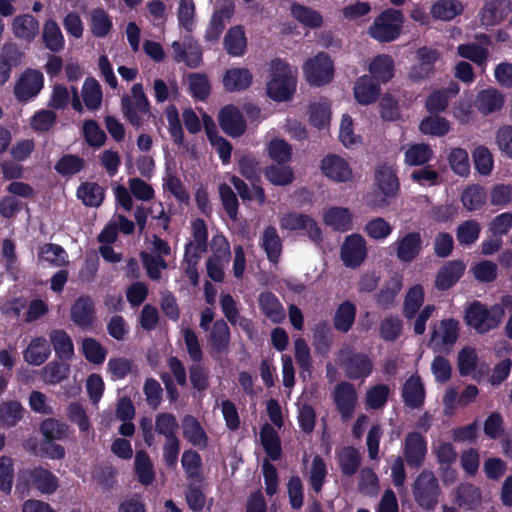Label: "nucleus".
Listing matches in <instances>:
<instances>
[{
  "label": "nucleus",
  "instance_id": "1",
  "mask_svg": "<svg viewBox=\"0 0 512 512\" xmlns=\"http://www.w3.org/2000/svg\"><path fill=\"white\" fill-rule=\"evenodd\" d=\"M296 90V78L289 64L276 58L272 61V78L267 83V95L277 102L289 100Z\"/></svg>",
  "mask_w": 512,
  "mask_h": 512
},
{
  "label": "nucleus",
  "instance_id": "2",
  "mask_svg": "<svg viewBox=\"0 0 512 512\" xmlns=\"http://www.w3.org/2000/svg\"><path fill=\"white\" fill-rule=\"evenodd\" d=\"M121 111L131 126L139 129L143 126V116L150 114L151 104L144 92L141 83H135L131 88V95L121 97Z\"/></svg>",
  "mask_w": 512,
  "mask_h": 512
},
{
  "label": "nucleus",
  "instance_id": "3",
  "mask_svg": "<svg viewBox=\"0 0 512 512\" xmlns=\"http://www.w3.org/2000/svg\"><path fill=\"white\" fill-rule=\"evenodd\" d=\"M403 23V13L398 9L388 8L374 19L368 34L380 43H389L400 36Z\"/></svg>",
  "mask_w": 512,
  "mask_h": 512
},
{
  "label": "nucleus",
  "instance_id": "4",
  "mask_svg": "<svg viewBox=\"0 0 512 512\" xmlns=\"http://www.w3.org/2000/svg\"><path fill=\"white\" fill-rule=\"evenodd\" d=\"M504 316V310L499 305L487 308L480 301H473L465 310V323L478 333L484 334L496 328Z\"/></svg>",
  "mask_w": 512,
  "mask_h": 512
},
{
  "label": "nucleus",
  "instance_id": "5",
  "mask_svg": "<svg viewBox=\"0 0 512 512\" xmlns=\"http://www.w3.org/2000/svg\"><path fill=\"white\" fill-rule=\"evenodd\" d=\"M338 364L343 369L349 380H364L373 371V361L364 352L355 351L353 348L341 349L338 353Z\"/></svg>",
  "mask_w": 512,
  "mask_h": 512
},
{
  "label": "nucleus",
  "instance_id": "6",
  "mask_svg": "<svg viewBox=\"0 0 512 512\" xmlns=\"http://www.w3.org/2000/svg\"><path fill=\"white\" fill-rule=\"evenodd\" d=\"M306 81L315 87H322L330 83L334 77V64L326 52H319L308 58L303 65Z\"/></svg>",
  "mask_w": 512,
  "mask_h": 512
},
{
  "label": "nucleus",
  "instance_id": "7",
  "mask_svg": "<svg viewBox=\"0 0 512 512\" xmlns=\"http://www.w3.org/2000/svg\"><path fill=\"white\" fill-rule=\"evenodd\" d=\"M413 495L422 508L433 510L438 503L439 496L437 478L430 472H421L414 483Z\"/></svg>",
  "mask_w": 512,
  "mask_h": 512
},
{
  "label": "nucleus",
  "instance_id": "8",
  "mask_svg": "<svg viewBox=\"0 0 512 512\" xmlns=\"http://www.w3.org/2000/svg\"><path fill=\"white\" fill-rule=\"evenodd\" d=\"M280 227L287 231H304L314 243L322 241V230L317 222L309 215L289 212L280 219Z\"/></svg>",
  "mask_w": 512,
  "mask_h": 512
},
{
  "label": "nucleus",
  "instance_id": "9",
  "mask_svg": "<svg viewBox=\"0 0 512 512\" xmlns=\"http://www.w3.org/2000/svg\"><path fill=\"white\" fill-rule=\"evenodd\" d=\"M44 86V76L37 70L27 68L19 76L14 85L15 98L22 103H26L35 98Z\"/></svg>",
  "mask_w": 512,
  "mask_h": 512
},
{
  "label": "nucleus",
  "instance_id": "10",
  "mask_svg": "<svg viewBox=\"0 0 512 512\" xmlns=\"http://www.w3.org/2000/svg\"><path fill=\"white\" fill-rule=\"evenodd\" d=\"M357 391L348 381L338 383L333 392V401L343 421L350 420L357 404Z\"/></svg>",
  "mask_w": 512,
  "mask_h": 512
},
{
  "label": "nucleus",
  "instance_id": "11",
  "mask_svg": "<svg viewBox=\"0 0 512 512\" xmlns=\"http://www.w3.org/2000/svg\"><path fill=\"white\" fill-rule=\"evenodd\" d=\"M404 460L411 469H418L425 461L427 441L419 432L407 433L403 444Z\"/></svg>",
  "mask_w": 512,
  "mask_h": 512
},
{
  "label": "nucleus",
  "instance_id": "12",
  "mask_svg": "<svg viewBox=\"0 0 512 512\" xmlns=\"http://www.w3.org/2000/svg\"><path fill=\"white\" fill-rule=\"evenodd\" d=\"M322 174L336 183H347L353 179V171L349 163L337 154H328L320 164Z\"/></svg>",
  "mask_w": 512,
  "mask_h": 512
},
{
  "label": "nucleus",
  "instance_id": "13",
  "mask_svg": "<svg viewBox=\"0 0 512 512\" xmlns=\"http://www.w3.org/2000/svg\"><path fill=\"white\" fill-rule=\"evenodd\" d=\"M458 337L459 322L453 318L443 319L439 323V328L433 329L431 343L434 344L435 351L450 352Z\"/></svg>",
  "mask_w": 512,
  "mask_h": 512
},
{
  "label": "nucleus",
  "instance_id": "14",
  "mask_svg": "<svg viewBox=\"0 0 512 512\" xmlns=\"http://www.w3.org/2000/svg\"><path fill=\"white\" fill-rule=\"evenodd\" d=\"M70 318L77 327L83 330L91 328L96 319L93 299L89 295L79 296L71 306Z\"/></svg>",
  "mask_w": 512,
  "mask_h": 512
},
{
  "label": "nucleus",
  "instance_id": "15",
  "mask_svg": "<svg viewBox=\"0 0 512 512\" xmlns=\"http://www.w3.org/2000/svg\"><path fill=\"white\" fill-rule=\"evenodd\" d=\"M374 184L386 199L395 197L400 189V183L395 169L387 164L378 165L374 172Z\"/></svg>",
  "mask_w": 512,
  "mask_h": 512
},
{
  "label": "nucleus",
  "instance_id": "16",
  "mask_svg": "<svg viewBox=\"0 0 512 512\" xmlns=\"http://www.w3.org/2000/svg\"><path fill=\"white\" fill-rule=\"evenodd\" d=\"M218 122L221 129L233 138L242 136L247 128L244 116L234 105H227L220 110Z\"/></svg>",
  "mask_w": 512,
  "mask_h": 512
},
{
  "label": "nucleus",
  "instance_id": "17",
  "mask_svg": "<svg viewBox=\"0 0 512 512\" xmlns=\"http://www.w3.org/2000/svg\"><path fill=\"white\" fill-rule=\"evenodd\" d=\"M401 397L405 406L410 409L423 407L426 391L420 375L413 374L406 379L402 386Z\"/></svg>",
  "mask_w": 512,
  "mask_h": 512
},
{
  "label": "nucleus",
  "instance_id": "18",
  "mask_svg": "<svg viewBox=\"0 0 512 512\" xmlns=\"http://www.w3.org/2000/svg\"><path fill=\"white\" fill-rule=\"evenodd\" d=\"M26 481L42 494L51 495L59 488L57 476L42 466H37L29 470L27 472Z\"/></svg>",
  "mask_w": 512,
  "mask_h": 512
},
{
  "label": "nucleus",
  "instance_id": "19",
  "mask_svg": "<svg viewBox=\"0 0 512 512\" xmlns=\"http://www.w3.org/2000/svg\"><path fill=\"white\" fill-rule=\"evenodd\" d=\"M511 11L510 0H490L480 11V21L484 26H495L503 22Z\"/></svg>",
  "mask_w": 512,
  "mask_h": 512
},
{
  "label": "nucleus",
  "instance_id": "20",
  "mask_svg": "<svg viewBox=\"0 0 512 512\" xmlns=\"http://www.w3.org/2000/svg\"><path fill=\"white\" fill-rule=\"evenodd\" d=\"M231 340V333L228 324L219 319L214 321L208 336V345L211 356H220L227 352Z\"/></svg>",
  "mask_w": 512,
  "mask_h": 512
},
{
  "label": "nucleus",
  "instance_id": "21",
  "mask_svg": "<svg viewBox=\"0 0 512 512\" xmlns=\"http://www.w3.org/2000/svg\"><path fill=\"white\" fill-rule=\"evenodd\" d=\"M465 268V264L459 259L447 262L437 273L435 287L440 291L450 289L462 277Z\"/></svg>",
  "mask_w": 512,
  "mask_h": 512
},
{
  "label": "nucleus",
  "instance_id": "22",
  "mask_svg": "<svg viewBox=\"0 0 512 512\" xmlns=\"http://www.w3.org/2000/svg\"><path fill=\"white\" fill-rule=\"evenodd\" d=\"M253 82V75L247 68L227 69L222 78L224 90L229 93L247 90Z\"/></svg>",
  "mask_w": 512,
  "mask_h": 512
},
{
  "label": "nucleus",
  "instance_id": "23",
  "mask_svg": "<svg viewBox=\"0 0 512 512\" xmlns=\"http://www.w3.org/2000/svg\"><path fill=\"white\" fill-rule=\"evenodd\" d=\"M380 84L369 75L360 76L353 88L356 101L362 105L376 102L380 96Z\"/></svg>",
  "mask_w": 512,
  "mask_h": 512
},
{
  "label": "nucleus",
  "instance_id": "24",
  "mask_svg": "<svg viewBox=\"0 0 512 512\" xmlns=\"http://www.w3.org/2000/svg\"><path fill=\"white\" fill-rule=\"evenodd\" d=\"M192 237L185 245L184 256H200L207 251L208 232L203 219L197 218L192 222Z\"/></svg>",
  "mask_w": 512,
  "mask_h": 512
},
{
  "label": "nucleus",
  "instance_id": "25",
  "mask_svg": "<svg viewBox=\"0 0 512 512\" xmlns=\"http://www.w3.org/2000/svg\"><path fill=\"white\" fill-rule=\"evenodd\" d=\"M258 304L262 314L271 322L280 324L285 320L284 307L274 293L270 291L262 292L258 297Z\"/></svg>",
  "mask_w": 512,
  "mask_h": 512
},
{
  "label": "nucleus",
  "instance_id": "26",
  "mask_svg": "<svg viewBox=\"0 0 512 512\" xmlns=\"http://www.w3.org/2000/svg\"><path fill=\"white\" fill-rule=\"evenodd\" d=\"M224 49L232 57H242L247 50V38L242 25L230 27L223 40Z\"/></svg>",
  "mask_w": 512,
  "mask_h": 512
},
{
  "label": "nucleus",
  "instance_id": "27",
  "mask_svg": "<svg viewBox=\"0 0 512 512\" xmlns=\"http://www.w3.org/2000/svg\"><path fill=\"white\" fill-rule=\"evenodd\" d=\"M23 53L15 44L5 45L0 53V87L11 77L12 69L22 60Z\"/></svg>",
  "mask_w": 512,
  "mask_h": 512
},
{
  "label": "nucleus",
  "instance_id": "28",
  "mask_svg": "<svg viewBox=\"0 0 512 512\" xmlns=\"http://www.w3.org/2000/svg\"><path fill=\"white\" fill-rule=\"evenodd\" d=\"M370 76L380 83H387L394 77L395 64L388 54L375 56L369 65Z\"/></svg>",
  "mask_w": 512,
  "mask_h": 512
},
{
  "label": "nucleus",
  "instance_id": "29",
  "mask_svg": "<svg viewBox=\"0 0 512 512\" xmlns=\"http://www.w3.org/2000/svg\"><path fill=\"white\" fill-rule=\"evenodd\" d=\"M51 354L49 343L44 337L33 338L23 352L24 360L34 366H40L47 361Z\"/></svg>",
  "mask_w": 512,
  "mask_h": 512
},
{
  "label": "nucleus",
  "instance_id": "30",
  "mask_svg": "<svg viewBox=\"0 0 512 512\" xmlns=\"http://www.w3.org/2000/svg\"><path fill=\"white\" fill-rule=\"evenodd\" d=\"M260 442L269 459L277 461L281 458L282 447L280 436L269 423L263 424L260 429Z\"/></svg>",
  "mask_w": 512,
  "mask_h": 512
},
{
  "label": "nucleus",
  "instance_id": "31",
  "mask_svg": "<svg viewBox=\"0 0 512 512\" xmlns=\"http://www.w3.org/2000/svg\"><path fill=\"white\" fill-rule=\"evenodd\" d=\"M464 11V5L460 0H438L430 9L431 17L438 21H452Z\"/></svg>",
  "mask_w": 512,
  "mask_h": 512
},
{
  "label": "nucleus",
  "instance_id": "32",
  "mask_svg": "<svg viewBox=\"0 0 512 512\" xmlns=\"http://www.w3.org/2000/svg\"><path fill=\"white\" fill-rule=\"evenodd\" d=\"M12 29L17 38L30 43L39 33V22L30 14L19 15L14 18Z\"/></svg>",
  "mask_w": 512,
  "mask_h": 512
},
{
  "label": "nucleus",
  "instance_id": "33",
  "mask_svg": "<svg viewBox=\"0 0 512 512\" xmlns=\"http://www.w3.org/2000/svg\"><path fill=\"white\" fill-rule=\"evenodd\" d=\"M86 168V161L77 154H63L55 163L54 170L62 178L70 179Z\"/></svg>",
  "mask_w": 512,
  "mask_h": 512
},
{
  "label": "nucleus",
  "instance_id": "34",
  "mask_svg": "<svg viewBox=\"0 0 512 512\" xmlns=\"http://www.w3.org/2000/svg\"><path fill=\"white\" fill-rule=\"evenodd\" d=\"M49 339L60 361L66 362L74 355V345L69 334L62 329H54L49 333Z\"/></svg>",
  "mask_w": 512,
  "mask_h": 512
},
{
  "label": "nucleus",
  "instance_id": "35",
  "mask_svg": "<svg viewBox=\"0 0 512 512\" xmlns=\"http://www.w3.org/2000/svg\"><path fill=\"white\" fill-rule=\"evenodd\" d=\"M181 464L189 482L202 483L204 481L202 458L197 451L185 450L182 454Z\"/></svg>",
  "mask_w": 512,
  "mask_h": 512
},
{
  "label": "nucleus",
  "instance_id": "36",
  "mask_svg": "<svg viewBox=\"0 0 512 512\" xmlns=\"http://www.w3.org/2000/svg\"><path fill=\"white\" fill-rule=\"evenodd\" d=\"M290 13L304 27L317 29L323 25L321 13L308 6L294 2L291 4Z\"/></svg>",
  "mask_w": 512,
  "mask_h": 512
},
{
  "label": "nucleus",
  "instance_id": "37",
  "mask_svg": "<svg viewBox=\"0 0 512 512\" xmlns=\"http://www.w3.org/2000/svg\"><path fill=\"white\" fill-rule=\"evenodd\" d=\"M352 219V213L345 207H331L323 215L324 223L327 226L341 232L351 229Z\"/></svg>",
  "mask_w": 512,
  "mask_h": 512
},
{
  "label": "nucleus",
  "instance_id": "38",
  "mask_svg": "<svg viewBox=\"0 0 512 512\" xmlns=\"http://www.w3.org/2000/svg\"><path fill=\"white\" fill-rule=\"evenodd\" d=\"M43 44L46 49L52 53L60 52L65 45L64 36L56 21L46 20L41 35Z\"/></svg>",
  "mask_w": 512,
  "mask_h": 512
},
{
  "label": "nucleus",
  "instance_id": "39",
  "mask_svg": "<svg viewBox=\"0 0 512 512\" xmlns=\"http://www.w3.org/2000/svg\"><path fill=\"white\" fill-rule=\"evenodd\" d=\"M422 244L421 234L412 231L406 233L403 237H399L392 246L395 248L396 256H419Z\"/></svg>",
  "mask_w": 512,
  "mask_h": 512
},
{
  "label": "nucleus",
  "instance_id": "40",
  "mask_svg": "<svg viewBox=\"0 0 512 512\" xmlns=\"http://www.w3.org/2000/svg\"><path fill=\"white\" fill-rule=\"evenodd\" d=\"M230 182L243 202H251L255 200L260 206L265 204V190L257 183H252V188L250 189L245 181L237 176H232Z\"/></svg>",
  "mask_w": 512,
  "mask_h": 512
},
{
  "label": "nucleus",
  "instance_id": "41",
  "mask_svg": "<svg viewBox=\"0 0 512 512\" xmlns=\"http://www.w3.org/2000/svg\"><path fill=\"white\" fill-rule=\"evenodd\" d=\"M25 412L19 401H3L0 403V426L7 429L15 427L24 418Z\"/></svg>",
  "mask_w": 512,
  "mask_h": 512
},
{
  "label": "nucleus",
  "instance_id": "42",
  "mask_svg": "<svg viewBox=\"0 0 512 512\" xmlns=\"http://www.w3.org/2000/svg\"><path fill=\"white\" fill-rule=\"evenodd\" d=\"M183 436L193 446H206L208 436L200 422L193 415H186L182 420Z\"/></svg>",
  "mask_w": 512,
  "mask_h": 512
},
{
  "label": "nucleus",
  "instance_id": "43",
  "mask_svg": "<svg viewBox=\"0 0 512 512\" xmlns=\"http://www.w3.org/2000/svg\"><path fill=\"white\" fill-rule=\"evenodd\" d=\"M337 459L341 473L348 477L355 475L361 466L360 452L353 446L343 447Z\"/></svg>",
  "mask_w": 512,
  "mask_h": 512
},
{
  "label": "nucleus",
  "instance_id": "44",
  "mask_svg": "<svg viewBox=\"0 0 512 512\" xmlns=\"http://www.w3.org/2000/svg\"><path fill=\"white\" fill-rule=\"evenodd\" d=\"M134 470L138 481L142 485L149 486L154 482V466L146 451L139 450L136 452Z\"/></svg>",
  "mask_w": 512,
  "mask_h": 512
},
{
  "label": "nucleus",
  "instance_id": "45",
  "mask_svg": "<svg viewBox=\"0 0 512 512\" xmlns=\"http://www.w3.org/2000/svg\"><path fill=\"white\" fill-rule=\"evenodd\" d=\"M77 197L87 207H99L103 203L105 190L96 182H83L77 188Z\"/></svg>",
  "mask_w": 512,
  "mask_h": 512
},
{
  "label": "nucleus",
  "instance_id": "46",
  "mask_svg": "<svg viewBox=\"0 0 512 512\" xmlns=\"http://www.w3.org/2000/svg\"><path fill=\"white\" fill-rule=\"evenodd\" d=\"M487 193L479 184L468 185L461 194V202L468 211L480 210L486 203Z\"/></svg>",
  "mask_w": 512,
  "mask_h": 512
},
{
  "label": "nucleus",
  "instance_id": "47",
  "mask_svg": "<svg viewBox=\"0 0 512 512\" xmlns=\"http://www.w3.org/2000/svg\"><path fill=\"white\" fill-rule=\"evenodd\" d=\"M263 174L265 178L274 186L290 185L294 179V171L290 166L285 164H271L264 168Z\"/></svg>",
  "mask_w": 512,
  "mask_h": 512
},
{
  "label": "nucleus",
  "instance_id": "48",
  "mask_svg": "<svg viewBox=\"0 0 512 512\" xmlns=\"http://www.w3.org/2000/svg\"><path fill=\"white\" fill-rule=\"evenodd\" d=\"M83 102L88 110L95 111L100 108L103 93L99 82L93 77H87L82 87Z\"/></svg>",
  "mask_w": 512,
  "mask_h": 512
},
{
  "label": "nucleus",
  "instance_id": "49",
  "mask_svg": "<svg viewBox=\"0 0 512 512\" xmlns=\"http://www.w3.org/2000/svg\"><path fill=\"white\" fill-rule=\"evenodd\" d=\"M424 297V289L421 285H414L407 291L403 304V315L407 320L416 317L424 303Z\"/></svg>",
  "mask_w": 512,
  "mask_h": 512
},
{
  "label": "nucleus",
  "instance_id": "50",
  "mask_svg": "<svg viewBox=\"0 0 512 512\" xmlns=\"http://www.w3.org/2000/svg\"><path fill=\"white\" fill-rule=\"evenodd\" d=\"M356 317V306L350 301H344L336 309L333 324L337 331L348 332Z\"/></svg>",
  "mask_w": 512,
  "mask_h": 512
},
{
  "label": "nucleus",
  "instance_id": "51",
  "mask_svg": "<svg viewBox=\"0 0 512 512\" xmlns=\"http://www.w3.org/2000/svg\"><path fill=\"white\" fill-rule=\"evenodd\" d=\"M112 27V20L103 8H95L91 11L90 28L95 37L103 38L107 36Z\"/></svg>",
  "mask_w": 512,
  "mask_h": 512
},
{
  "label": "nucleus",
  "instance_id": "52",
  "mask_svg": "<svg viewBox=\"0 0 512 512\" xmlns=\"http://www.w3.org/2000/svg\"><path fill=\"white\" fill-rule=\"evenodd\" d=\"M70 366L63 361H51L46 364L42 370V378L45 383L50 385L59 384L68 378Z\"/></svg>",
  "mask_w": 512,
  "mask_h": 512
},
{
  "label": "nucleus",
  "instance_id": "53",
  "mask_svg": "<svg viewBox=\"0 0 512 512\" xmlns=\"http://www.w3.org/2000/svg\"><path fill=\"white\" fill-rule=\"evenodd\" d=\"M327 475L328 470L324 459L320 455H315L309 473V483L315 493L322 491Z\"/></svg>",
  "mask_w": 512,
  "mask_h": 512
},
{
  "label": "nucleus",
  "instance_id": "54",
  "mask_svg": "<svg viewBox=\"0 0 512 512\" xmlns=\"http://www.w3.org/2000/svg\"><path fill=\"white\" fill-rule=\"evenodd\" d=\"M81 349L88 362L95 365L104 363L107 356V349L95 338L87 337L83 339Z\"/></svg>",
  "mask_w": 512,
  "mask_h": 512
},
{
  "label": "nucleus",
  "instance_id": "55",
  "mask_svg": "<svg viewBox=\"0 0 512 512\" xmlns=\"http://www.w3.org/2000/svg\"><path fill=\"white\" fill-rule=\"evenodd\" d=\"M267 153L275 163L287 164L292 158V146L284 139L275 138L268 143Z\"/></svg>",
  "mask_w": 512,
  "mask_h": 512
},
{
  "label": "nucleus",
  "instance_id": "56",
  "mask_svg": "<svg viewBox=\"0 0 512 512\" xmlns=\"http://www.w3.org/2000/svg\"><path fill=\"white\" fill-rule=\"evenodd\" d=\"M313 338L315 352L322 357H327L333 341L330 326L325 322L320 323L314 332Z\"/></svg>",
  "mask_w": 512,
  "mask_h": 512
},
{
  "label": "nucleus",
  "instance_id": "57",
  "mask_svg": "<svg viewBox=\"0 0 512 512\" xmlns=\"http://www.w3.org/2000/svg\"><path fill=\"white\" fill-rule=\"evenodd\" d=\"M69 426L55 418H47L40 424V432L44 440L55 441L62 440L66 437Z\"/></svg>",
  "mask_w": 512,
  "mask_h": 512
},
{
  "label": "nucleus",
  "instance_id": "58",
  "mask_svg": "<svg viewBox=\"0 0 512 512\" xmlns=\"http://www.w3.org/2000/svg\"><path fill=\"white\" fill-rule=\"evenodd\" d=\"M189 89L192 97L198 101H206L211 92V85L206 74L191 73L188 76Z\"/></svg>",
  "mask_w": 512,
  "mask_h": 512
},
{
  "label": "nucleus",
  "instance_id": "59",
  "mask_svg": "<svg viewBox=\"0 0 512 512\" xmlns=\"http://www.w3.org/2000/svg\"><path fill=\"white\" fill-rule=\"evenodd\" d=\"M419 130L425 135L441 137L449 132L450 125L444 117L428 116L420 122Z\"/></svg>",
  "mask_w": 512,
  "mask_h": 512
},
{
  "label": "nucleus",
  "instance_id": "60",
  "mask_svg": "<svg viewBox=\"0 0 512 512\" xmlns=\"http://www.w3.org/2000/svg\"><path fill=\"white\" fill-rule=\"evenodd\" d=\"M433 151L428 144L419 143L411 145L405 152V162L410 166H421L429 162Z\"/></svg>",
  "mask_w": 512,
  "mask_h": 512
},
{
  "label": "nucleus",
  "instance_id": "61",
  "mask_svg": "<svg viewBox=\"0 0 512 512\" xmlns=\"http://www.w3.org/2000/svg\"><path fill=\"white\" fill-rule=\"evenodd\" d=\"M226 18H229V13L224 9L213 13L204 35L206 42L214 43L220 39L225 29Z\"/></svg>",
  "mask_w": 512,
  "mask_h": 512
},
{
  "label": "nucleus",
  "instance_id": "62",
  "mask_svg": "<svg viewBox=\"0 0 512 512\" xmlns=\"http://www.w3.org/2000/svg\"><path fill=\"white\" fill-rule=\"evenodd\" d=\"M401 288V279L396 276L392 277L377 294L376 302L378 306L384 309L389 308L393 304Z\"/></svg>",
  "mask_w": 512,
  "mask_h": 512
},
{
  "label": "nucleus",
  "instance_id": "63",
  "mask_svg": "<svg viewBox=\"0 0 512 512\" xmlns=\"http://www.w3.org/2000/svg\"><path fill=\"white\" fill-rule=\"evenodd\" d=\"M480 232L481 226L476 220H466L457 227L456 238L461 245L470 246L478 240Z\"/></svg>",
  "mask_w": 512,
  "mask_h": 512
},
{
  "label": "nucleus",
  "instance_id": "64",
  "mask_svg": "<svg viewBox=\"0 0 512 512\" xmlns=\"http://www.w3.org/2000/svg\"><path fill=\"white\" fill-rule=\"evenodd\" d=\"M480 490L472 484H461L457 488L456 501L459 507L472 509L480 503Z\"/></svg>",
  "mask_w": 512,
  "mask_h": 512
}]
</instances>
